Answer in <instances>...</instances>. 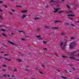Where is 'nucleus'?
<instances>
[{
    "mask_svg": "<svg viewBox=\"0 0 79 79\" xmlns=\"http://www.w3.org/2000/svg\"><path fill=\"white\" fill-rule=\"evenodd\" d=\"M26 11H27L26 10H23L22 11V13H26Z\"/></svg>",
    "mask_w": 79,
    "mask_h": 79,
    "instance_id": "obj_16",
    "label": "nucleus"
},
{
    "mask_svg": "<svg viewBox=\"0 0 79 79\" xmlns=\"http://www.w3.org/2000/svg\"><path fill=\"white\" fill-rule=\"evenodd\" d=\"M67 7L68 8H70V6L68 5H67Z\"/></svg>",
    "mask_w": 79,
    "mask_h": 79,
    "instance_id": "obj_14",
    "label": "nucleus"
},
{
    "mask_svg": "<svg viewBox=\"0 0 79 79\" xmlns=\"http://www.w3.org/2000/svg\"><path fill=\"white\" fill-rule=\"evenodd\" d=\"M13 78H14V77H15V75H12L11 76Z\"/></svg>",
    "mask_w": 79,
    "mask_h": 79,
    "instance_id": "obj_20",
    "label": "nucleus"
},
{
    "mask_svg": "<svg viewBox=\"0 0 79 79\" xmlns=\"http://www.w3.org/2000/svg\"><path fill=\"white\" fill-rule=\"evenodd\" d=\"M11 10L12 11H13V12H15V11L14 10H13V9H11Z\"/></svg>",
    "mask_w": 79,
    "mask_h": 79,
    "instance_id": "obj_38",
    "label": "nucleus"
},
{
    "mask_svg": "<svg viewBox=\"0 0 79 79\" xmlns=\"http://www.w3.org/2000/svg\"><path fill=\"white\" fill-rule=\"evenodd\" d=\"M60 22H61V21H57V20H56L55 21V23H59Z\"/></svg>",
    "mask_w": 79,
    "mask_h": 79,
    "instance_id": "obj_12",
    "label": "nucleus"
},
{
    "mask_svg": "<svg viewBox=\"0 0 79 79\" xmlns=\"http://www.w3.org/2000/svg\"><path fill=\"white\" fill-rule=\"evenodd\" d=\"M66 24H68V23H67Z\"/></svg>",
    "mask_w": 79,
    "mask_h": 79,
    "instance_id": "obj_62",
    "label": "nucleus"
},
{
    "mask_svg": "<svg viewBox=\"0 0 79 79\" xmlns=\"http://www.w3.org/2000/svg\"><path fill=\"white\" fill-rule=\"evenodd\" d=\"M3 76H5V77H6L7 75L6 74H4L3 75Z\"/></svg>",
    "mask_w": 79,
    "mask_h": 79,
    "instance_id": "obj_33",
    "label": "nucleus"
},
{
    "mask_svg": "<svg viewBox=\"0 0 79 79\" xmlns=\"http://www.w3.org/2000/svg\"><path fill=\"white\" fill-rule=\"evenodd\" d=\"M18 7H20V6H18Z\"/></svg>",
    "mask_w": 79,
    "mask_h": 79,
    "instance_id": "obj_63",
    "label": "nucleus"
},
{
    "mask_svg": "<svg viewBox=\"0 0 79 79\" xmlns=\"http://www.w3.org/2000/svg\"><path fill=\"white\" fill-rule=\"evenodd\" d=\"M1 53H3V52H2Z\"/></svg>",
    "mask_w": 79,
    "mask_h": 79,
    "instance_id": "obj_59",
    "label": "nucleus"
},
{
    "mask_svg": "<svg viewBox=\"0 0 79 79\" xmlns=\"http://www.w3.org/2000/svg\"><path fill=\"white\" fill-rule=\"evenodd\" d=\"M66 42H65V43L64 44L63 46V47H61L62 49L64 50V49L65 48V47H66Z\"/></svg>",
    "mask_w": 79,
    "mask_h": 79,
    "instance_id": "obj_4",
    "label": "nucleus"
},
{
    "mask_svg": "<svg viewBox=\"0 0 79 79\" xmlns=\"http://www.w3.org/2000/svg\"><path fill=\"white\" fill-rule=\"evenodd\" d=\"M57 27H56L51 28V29H57Z\"/></svg>",
    "mask_w": 79,
    "mask_h": 79,
    "instance_id": "obj_29",
    "label": "nucleus"
},
{
    "mask_svg": "<svg viewBox=\"0 0 79 79\" xmlns=\"http://www.w3.org/2000/svg\"><path fill=\"white\" fill-rule=\"evenodd\" d=\"M7 76H8V77H10V76L9 75H7Z\"/></svg>",
    "mask_w": 79,
    "mask_h": 79,
    "instance_id": "obj_45",
    "label": "nucleus"
},
{
    "mask_svg": "<svg viewBox=\"0 0 79 79\" xmlns=\"http://www.w3.org/2000/svg\"><path fill=\"white\" fill-rule=\"evenodd\" d=\"M0 11L1 12H2V10H1L0 9Z\"/></svg>",
    "mask_w": 79,
    "mask_h": 79,
    "instance_id": "obj_50",
    "label": "nucleus"
},
{
    "mask_svg": "<svg viewBox=\"0 0 79 79\" xmlns=\"http://www.w3.org/2000/svg\"><path fill=\"white\" fill-rule=\"evenodd\" d=\"M2 71H6V69H3L2 70Z\"/></svg>",
    "mask_w": 79,
    "mask_h": 79,
    "instance_id": "obj_36",
    "label": "nucleus"
},
{
    "mask_svg": "<svg viewBox=\"0 0 79 79\" xmlns=\"http://www.w3.org/2000/svg\"><path fill=\"white\" fill-rule=\"evenodd\" d=\"M62 78H63V79H66V77H63V76H62Z\"/></svg>",
    "mask_w": 79,
    "mask_h": 79,
    "instance_id": "obj_28",
    "label": "nucleus"
},
{
    "mask_svg": "<svg viewBox=\"0 0 79 79\" xmlns=\"http://www.w3.org/2000/svg\"><path fill=\"white\" fill-rule=\"evenodd\" d=\"M17 71L18 70H17V69H16L14 70V71H15V72H16V71Z\"/></svg>",
    "mask_w": 79,
    "mask_h": 79,
    "instance_id": "obj_26",
    "label": "nucleus"
},
{
    "mask_svg": "<svg viewBox=\"0 0 79 79\" xmlns=\"http://www.w3.org/2000/svg\"><path fill=\"white\" fill-rule=\"evenodd\" d=\"M19 32H20V33H21V32H22L23 34H25V33L23 31H19Z\"/></svg>",
    "mask_w": 79,
    "mask_h": 79,
    "instance_id": "obj_7",
    "label": "nucleus"
},
{
    "mask_svg": "<svg viewBox=\"0 0 79 79\" xmlns=\"http://www.w3.org/2000/svg\"><path fill=\"white\" fill-rule=\"evenodd\" d=\"M42 66H43V68H44V65H42Z\"/></svg>",
    "mask_w": 79,
    "mask_h": 79,
    "instance_id": "obj_51",
    "label": "nucleus"
},
{
    "mask_svg": "<svg viewBox=\"0 0 79 79\" xmlns=\"http://www.w3.org/2000/svg\"><path fill=\"white\" fill-rule=\"evenodd\" d=\"M68 13H73V12L72 11H69L68 12H67Z\"/></svg>",
    "mask_w": 79,
    "mask_h": 79,
    "instance_id": "obj_22",
    "label": "nucleus"
},
{
    "mask_svg": "<svg viewBox=\"0 0 79 79\" xmlns=\"http://www.w3.org/2000/svg\"><path fill=\"white\" fill-rule=\"evenodd\" d=\"M0 18L1 19H3V18H2V17L1 16H0Z\"/></svg>",
    "mask_w": 79,
    "mask_h": 79,
    "instance_id": "obj_30",
    "label": "nucleus"
},
{
    "mask_svg": "<svg viewBox=\"0 0 79 79\" xmlns=\"http://www.w3.org/2000/svg\"><path fill=\"white\" fill-rule=\"evenodd\" d=\"M2 58H3V57L2 56H0V59H2Z\"/></svg>",
    "mask_w": 79,
    "mask_h": 79,
    "instance_id": "obj_31",
    "label": "nucleus"
},
{
    "mask_svg": "<svg viewBox=\"0 0 79 79\" xmlns=\"http://www.w3.org/2000/svg\"><path fill=\"white\" fill-rule=\"evenodd\" d=\"M54 13H57L58 11L60 10V9L58 8H57L55 9V8H54Z\"/></svg>",
    "mask_w": 79,
    "mask_h": 79,
    "instance_id": "obj_3",
    "label": "nucleus"
},
{
    "mask_svg": "<svg viewBox=\"0 0 79 79\" xmlns=\"http://www.w3.org/2000/svg\"><path fill=\"white\" fill-rule=\"evenodd\" d=\"M2 35L6 37H7V36H6V35L5 34H2Z\"/></svg>",
    "mask_w": 79,
    "mask_h": 79,
    "instance_id": "obj_15",
    "label": "nucleus"
},
{
    "mask_svg": "<svg viewBox=\"0 0 79 79\" xmlns=\"http://www.w3.org/2000/svg\"><path fill=\"white\" fill-rule=\"evenodd\" d=\"M18 61H19V62H21V61H22V60H20V59H18Z\"/></svg>",
    "mask_w": 79,
    "mask_h": 79,
    "instance_id": "obj_24",
    "label": "nucleus"
},
{
    "mask_svg": "<svg viewBox=\"0 0 79 79\" xmlns=\"http://www.w3.org/2000/svg\"><path fill=\"white\" fill-rule=\"evenodd\" d=\"M50 3H54L55 1H51L50 2Z\"/></svg>",
    "mask_w": 79,
    "mask_h": 79,
    "instance_id": "obj_17",
    "label": "nucleus"
},
{
    "mask_svg": "<svg viewBox=\"0 0 79 79\" xmlns=\"http://www.w3.org/2000/svg\"><path fill=\"white\" fill-rule=\"evenodd\" d=\"M4 59L5 60H8V61H10V60H11V59H7V58H4Z\"/></svg>",
    "mask_w": 79,
    "mask_h": 79,
    "instance_id": "obj_8",
    "label": "nucleus"
},
{
    "mask_svg": "<svg viewBox=\"0 0 79 79\" xmlns=\"http://www.w3.org/2000/svg\"><path fill=\"white\" fill-rule=\"evenodd\" d=\"M4 6L5 7V8H7V6H6V5H4Z\"/></svg>",
    "mask_w": 79,
    "mask_h": 79,
    "instance_id": "obj_35",
    "label": "nucleus"
},
{
    "mask_svg": "<svg viewBox=\"0 0 79 79\" xmlns=\"http://www.w3.org/2000/svg\"><path fill=\"white\" fill-rule=\"evenodd\" d=\"M69 54L70 55V56H72V57H70V58L72 59H73L74 60H75V58H74V52H69Z\"/></svg>",
    "mask_w": 79,
    "mask_h": 79,
    "instance_id": "obj_1",
    "label": "nucleus"
},
{
    "mask_svg": "<svg viewBox=\"0 0 79 79\" xmlns=\"http://www.w3.org/2000/svg\"><path fill=\"white\" fill-rule=\"evenodd\" d=\"M11 34H12V35H13V33H11Z\"/></svg>",
    "mask_w": 79,
    "mask_h": 79,
    "instance_id": "obj_57",
    "label": "nucleus"
},
{
    "mask_svg": "<svg viewBox=\"0 0 79 79\" xmlns=\"http://www.w3.org/2000/svg\"><path fill=\"white\" fill-rule=\"evenodd\" d=\"M77 79H79V78H77Z\"/></svg>",
    "mask_w": 79,
    "mask_h": 79,
    "instance_id": "obj_60",
    "label": "nucleus"
},
{
    "mask_svg": "<svg viewBox=\"0 0 79 79\" xmlns=\"http://www.w3.org/2000/svg\"><path fill=\"white\" fill-rule=\"evenodd\" d=\"M71 39H74V38H73V37H72L71 38Z\"/></svg>",
    "mask_w": 79,
    "mask_h": 79,
    "instance_id": "obj_52",
    "label": "nucleus"
},
{
    "mask_svg": "<svg viewBox=\"0 0 79 79\" xmlns=\"http://www.w3.org/2000/svg\"><path fill=\"white\" fill-rule=\"evenodd\" d=\"M39 73H40V74H43V73H42V72H41L40 71V72H39Z\"/></svg>",
    "mask_w": 79,
    "mask_h": 79,
    "instance_id": "obj_42",
    "label": "nucleus"
},
{
    "mask_svg": "<svg viewBox=\"0 0 79 79\" xmlns=\"http://www.w3.org/2000/svg\"><path fill=\"white\" fill-rule=\"evenodd\" d=\"M57 71H58V72H60V70H57Z\"/></svg>",
    "mask_w": 79,
    "mask_h": 79,
    "instance_id": "obj_53",
    "label": "nucleus"
},
{
    "mask_svg": "<svg viewBox=\"0 0 79 79\" xmlns=\"http://www.w3.org/2000/svg\"><path fill=\"white\" fill-rule=\"evenodd\" d=\"M1 30L2 31H5V30L3 29H1Z\"/></svg>",
    "mask_w": 79,
    "mask_h": 79,
    "instance_id": "obj_27",
    "label": "nucleus"
},
{
    "mask_svg": "<svg viewBox=\"0 0 79 79\" xmlns=\"http://www.w3.org/2000/svg\"><path fill=\"white\" fill-rule=\"evenodd\" d=\"M70 73L71 72V71H70Z\"/></svg>",
    "mask_w": 79,
    "mask_h": 79,
    "instance_id": "obj_64",
    "label": "nucleus"
},
{
    "mask_svg": "<svg viewBox=\"0 0 79 79\" xmlns=\"http://www.w3.org/2000/svg\"><path fill=\"white\" fill-rule=\"evenodd\" d=\"M47 42V41H43V43H44V44H46Z\"/></svg>",
    "mask_w": 79,
    "mask_h": 79,
    "instance_id": "obj_32",
    "label": "nucleus"
},
{
    "mask_svg": "<svg viewBox=\"0 0 79 79\" xmlns=\"http://www.w3.org/2000/svg\"><path fill=\"white\" fill-rule=\"evenodd\" d=\"M36 37H38V38H40V39H41V38L40 37V36H37Z\"/></svg>",
    "mask_w": 79,
    "mask_h": 79,
    "instance_id": "obj_19",
    "label": "nucleus"
},
{
    "mask_svg": "<svg viewBox=\"0 0 79 79\" xmlns=\"http://www.w3.org/2000/svg\"><path fill=\"white\" fill-rule=\"evenodd\" d=\"M63 11H59V13L60 14V13H63Z\"/></svg>",
    "mask_w": 79,
    "mask_h": 79,
    "instance_id": "obj_11",
    "label": "nucleus"
},
{
    "mask_svg": "<svg viewBox=\"0 0 79 79\" xmlns=\"http://www.w3.org/2000/svg\"><path fill=\"white\" fill-rule=\"evenodd\" d=\"M40 18H36L35 19V20L39 19Z\"/></svg>",
    "mask_w": 79,
    "mask_h": 79,
    "instance_id": "obj_25",
    "label": "nucleus"
},
{
    "mask_svg": "<svg viewBox=\"0 0 79 79\" xmlns=\"http://www.w3.org/2000/svg\"><path fill=\"white\" fill-rule=\"evenodd\" d=\"M75 23H79V21H76L75 22Z\"/></svg>",
    "mask_w": 79,
    "mask_h": 79,
    "instance_id": "obj_48",
    "label": "nucleus"
},
{
    "mask_svg": "<svg viewBox=\"0 0 79 79\" xmlns=\"http://www.w3.org/2000/svg\"><path fill=\"white\" fill-rule=\"evenodd\" d=\"M77 61H79V60H77Z\"/></svg>",
    "mask_w": 79,
    "mask_h": 79,
    "instance_id": "obj_58",
    "label": "nucleus"
},
{
    "mask_svg": "<svg viewBox=\"0 0 79 79\" xmlns=\"http://www.w3.org/2000/svg\"><path fill=\"white\" fill-rule=\"evenodd\" d=\"M71 25L72 26H73V27H74L75 26L74 25H73V24H71Z\"/></svg>",
    "mask_w": 79,
    "mask_h": 79,
    "instance_id": "obj_39",
    "label": "nucleus"
},
{
    "mask_svg": "<svg viewBox=\"0 0 79 79\" xmlns=\"http://www.w3.org/2000/svg\"><path fill=\"white\" fill-rule=\"evenodd\" d=\"M62 57L63 58H68L67 56H63Z\"/></svg>",
    "mask_w": 79,
    "mask_h": 79,
    "instance_id": "obj_10",
    "label": "nucleus"
},
{
    "mask_svg": "<svg viewBox=\"0 0 79 79\" xmlns=\"http://www.w3.org/2000/svg\"><path fill=\"white\" fill-rule=\"evenodd\" d=\"M26 17V15H23V16L21 17V18H25Z\"/></svg>",
    "mask_w": 79,
    "mask_h": 79,
    "instance_id": "obj_13",
    "label": "nucleus"
},
{
    "mask_svg": "<svg viewBox=\"0 0 79 79\" xmlns=\"http://www.w3.org/2000/svg\"><path fill=\"white\" fill-rule=\"evenodd\" d=\"M46 8H48V5H47L46 6Z\"/></svg>",
    "mask_w": 79,
    "mask_h": 79,
    "instance_id": "obj_47",
    "label": "nucleus"
},
{
    "mask_svg": "<svg viewBox=\"0 0 79 79\" xmlns=\"http://www.w3.org/2000/svg\"><path fill=\"white\" fill-rule=\"evenodd\" d=\"M22 40H25V39H24L23 38H22Z\"/></svg>",
    "mask_w": 79,
    "mask_h": 79,
    "instance_id": "obj_37",
    "label": "nucleus"
},
{
    "mask_svg": "<svg viewBox=\"0 0 79 79\" xmlns=\"http://www.w3.org/2000/svg\"><path fill=\"white\" fill-rule=\"evenodd\" d=\"M8 69H12V67H9Z\"/></svg>",
    "mask_w": 79,
    "mask_h": 79,
    "instance_id": "obj_18",
    "label": "nucleus"
},
{
    "mask_svg": "<svg viewBox=\"0 0 79 79\" xmlns=\"http://www.w3.org/2000/svg\"><path fill=\"white\" fill-rule=\"evenodd\" d=\"M70 66H73V64H71L70 65Z\"/></svg>",
    "mask_w": 79,
    "mask_h": 79,
    "instance_id": "obj_49",
    "label": "nucleus"
},
{
    "mask_svg": "<svg viewBox=\"0 0 79 79\" xmlns=\"http://www.w3.org/2000/svg\"><path fill=\"white\" fill-rule=\"evenodd\" d=\"M10 14H11V15H12V14H13V13H10Z\"/></svg>",
    "mask_w": 79,
    "mask_h": 79,
    "instance_id": "obj_55",
    "label": "nucleus"
},
{
    "mask_svg": "<svg viewBox=\"0 0 79 79\" xmlns=\"http://www.w3.org/2000/svg\"><path fill=\"white\" fill-rule=\"evenodd\" d=\"M32 79H35V78H32Z\"/></svg>",
    "mask_w": 79,
    "mask_h": 79,
    "instance_id": "obj_61",
    "label": "nucleus"
},
{
    "mask_svg": "<svg viewBox=\"0 0 79 79\" xmlns=\"http://www.w3.org/2000/svg\"><path fill=\"white\" fill-rule=\"evenodd\" d=\"M8 42L9 43H10V44H12V45H14L15 44L12 42H11L10 41H8Z\"/></svg>",
    "mask_w": 79,
    "mask_h": 79,
    "instance_id": "obj_6",
    "label": "nucleus"
},
{
    "mask_svg": "<svg viewBox=\"0 0 79 79\" xmlns=\"http://www.w3.org/2000/svg\"><path fill=\"white\" fill-rule=\"evenodd\" d=\"M2 66H3V67H6L7 66L6 65L3 64L2 65Z\"/></svg>",
    "mask_w": 79,
    "mask_h": 79,
    "instance_id": "obj_21",
    "label": "nucleus"
},
{
    "mask_svg": "<svg viewBox=\"0 0 79 79\" xmlns=\"http://www.w3.org/2000/svg\"><path fill=\"white\" fill-rule=\"evenodd\" d=\"M43 49H44V50H47V49L46 48H44Z\"/></svg>",
    "mask_w": 79,
    "mask_h": 79,
    "instance_id": "obj_44",
    "label": "nucleus"
},
{
    "mask_svg": "<svg viewBox=\"0 0 79 79\" xmlns=\"http://www.w3.org/2000/svg\"><path fill=\"white\" fill-rule=\"evenodd\" d=\"M45 28H48L49 27L48 26H45Z\"/></svg>",
    "mask_w": 79,
    "mask_h": 79,
    "instance_id": "obj_23",
    "label": "nucleus"
},
{
    "mask_svg": "<svg viewBox=\"0 0 79 79\" xmlns=\"http://www.w3.org/2000/svg\"><path fill=\"white\" fill-rule=\"evenodd\" d=\"M4 55L5 56H8V55L7 54H4Z\"/></svg>",
    "mask_w": 79,
    "mask_h": 79,
    "instance_id": "obj_34",
    "label": "nucleus"
},
{
    "mask_svg": "<svg viewBox=\"0 0 79 79\" xmlns=\"http://www.w3.org/2000/svg\"><path fill=\"white\" fill-rule=\"evenodd\" d=\"M68 16H72V17H74V15L70 14L69 15H67Z\"/></svg>",
    "mask_w": 79,
    "mask_h": 79,
    "instance_id": "obj_5",
    "label": "nucleus"
},
{
    "mask_svg": "<svg viewBox=\"0 0 79 79\" xmlns=\"http://www.w3.org/2000/svg\"><path fill=\"white\" fill-rule=\"evenodd\" d=\"M56 55L57 56H58V55H57L56 54Z\"/></svg>",
    "mask_w": 79,
    "mask_h": 79,
    "instance_id": "obj_56",
    "label": "nucleus"
},
{
    "mask_svg": "<svg viewBox=\"0 0 79 79\" xmlns=\"http://www.w3.org/2000/svg\"><path fill=\"white\" fill-rule=\"evenodd\" d=\"M72 69H73V70H74V71H75L76 70V69L74 68H73Z\"/></svg>",
    "mask_w": 79,
    "mask_h": 79,
    "instance_id": "obj_41",
    "label": "nucleus"
},
{
    "mask_svg": "<svg viewBox=\"0 0 79 79\" xmlns=\"http://www.w3.org/2000/svg\"><path fill=\"white\" fill-rule=\"evenodd\" d=\"M37 31H39V29L37 28Z\"/></svg>",
    "mask_w": 79,
    "mask_h": 79,
    "instance_id": "obj_40",
    "label": "nucleus"
},
{
    "mask_svg": "<svg viewBox=\"0 0 79 79\" xmlns=\"http://www.w3.org/2000/svg\"><path fill=\"white\" fill-rule=\"evenodd\" d=\"M0 3H2V2L1 1H0Z\"/></svg>",
    "mask_w": 79,
    "mask_h": 79,
    "instance_id": "obj_54",
    "label": "nucleus"
},
{
    "mask_svg": "<svg viewBox=\"0 0 79 79\" xmlns=\"http://www.w3.org/2000/svg\"><path fill=\"white\" fill-rule=\"evenodd\" d=\"M63 42H62L60 44V47H61V46H62V45H63Z\"/></svg>",
    "mask_w": 79,
    "mask_h": 79,
    "instance_id": "obj_9",
    "label": "nucleus"
},
{
    "mask_svg": "<svg viewBox=\"0 0 79 79\" xmlns=\"http://www.w3.org/2000/svg\"><path fill=\"white\" fill-rule=\"evenodd\" d=\"M61 34L62 35H64V33H61Z\"/></svg>",
    "mask_w": 79,
    "mask_h": 79,
    "instance_id": "obj_43",
    "label": "nucleus"
},
{
    "mask_svg": "<svg viewBox=\"0 0 79 79\" xmlns=\"http://www.w3.org/2000/svg\"><path fill=\"white\" fill-rule=\"evenodd\" d=\"M26 70H27V71H28V70H29V69H27V68H26Z\"/></svg>",
    "mask_w": 79,
    "mask_h": 79,
    "instance_id": "obj_46",
    "label": "nucleus"
},
{
    "mask_svg": "<svg viewBox=\"0 0 79 79\" xmlns=\"http://www.w3.org/2000/svg\"><path fill=\"white\" fill-rule=\"evenodd\" d=\"M76 46V44L74 43H72L70 44V48H74V47Z\"/></svg>",
    "mask_w": 79,
    "mask_h": 79,
    "instance_id": "obj_2",
    "label": "nucleus"
}]
</instances>
